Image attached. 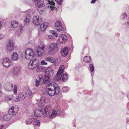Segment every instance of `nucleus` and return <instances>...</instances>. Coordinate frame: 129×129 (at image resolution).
<instances>
[{"label": "nucleus", "mask_w": 129, "mask_h": 129, "mask_svg": "<svg viewBox=\"0 0 129 129\" xmlns=\"http://www.w3.org/2000/svg\"><path fill=\"white\" fill-rule=\"evenodd\" d=\"M55 29L58 31H60L62 29V26L60 21L59 20L57 21L55 24Z\"/></svg>", "instance_id": "obj_12"}, {"label": "nucleus", "mask_w": 129, "mask_h": 129, "mask_svg": "<svg viewBox=\"0 0 129 129\" xmlns=\"http://www.w3.org/2000/svg\"><path fill=\"white\" fill-rule=\"evenodd\" d=\"M39 49L35 54L34 50L31 48L27 49L25 52V56H41L45 48L44 44L43 41L39 43Z\"/></svg>", "instance_id": "obj_2"}, {"label": "nucleus", "mask_w": 129, "mask_h": 129, "mask_svg": "<svg viewBox=\"0 0 129 129\" xmlns=\"http://www.w3.org/2000/svg\"><path fill=\"white\" fill-rule=\"evenodd\" d=\"M122 15L124 16V17H126L127 15L125 13L122 14Z\"/></svg>", "instance_id": "obj_47"}, {"label": "nucleus", "mask_w": 129, "mask_h": 129, "mask_svg": "<svg viewBox=\"0 0 129 129\" xmlns=\"http://www.w3.org/2000/svg\"><path fill=\"white\" fill-rule=\"evenodd\" d=\"M18 108L17 106L13 105L10 109L9 113L10 115H15L16 114L18 111Z\"/></svg>", "instance_id": "obj_7"}, {"label": "nucleus", "mask_w": 129, "mask_h": 129, "mask_svg": "<svg viewBox=\"0 0 129 129\" xmlns=\"http://www.w3.org/2000/svg\"><path fill=\"white\" fill-rule=\"evenodd\" d=\"M48 38L49 39H51V38H52V37L51 36H49L48 37Z\"/></svg>", "instance_id": "obj_48"}, {"label": "nucleus", "mask_w": 129, "mask_h": 129, "mask_svg": "<svg viewBox=\"0 0 129 129\" xmlns=\"http://www.w3.org/2000/svg\"><path fill=\"white\" fill-rule=\"evenodd\" d=\"M3 64L4 67L7 68L12 65V62L11 59L8 57H6L4 59Z\"/></svg>", "instance_id": "obj_11"}, {"label": "nucleus", "mask_w": 129, "mask_h": 129, "mask_svg": "<svg viewBox=\"0 0 129 129\" xmlns=\"http://www.w3.org/2000/svg\"><path fill=\"white\" fill-rule=\"evenodd\" d=\"M48 25V23L46 22L41 24L40 26L41 31H44Z\"/></svg>", "instance_id": "obj_21"}, {"label": "nucleus", "mask_w": 129, "mask_h": 129, "mask_svg": "<svg viewBox=\"0 0 129 129\" xmlns=\"http://www.w3.org/2000/svg\"><path fill=\"white\" fill-rule=\"evenodd\" d=\"M4 37V35L2 34H0V39H3Z\"/></svg>", "instance_id": "obj_42"}, {"label": "nucleus", "mask_w": 129, "mask_h": 129, "mask_svg": "<svg viewBox=\"0 0 129 129\" xmlns=\"http://www.w3.org/2000/svg\"><path fill=\"white\" fill-rule=\"evenodd\" d=\"M52 109L50 106L48 105L46 106L44 109V116H49L52 112Z\"/></svg>", "instance_id": "obj_9"}, {"label": "nucleus", "mask_w": 129, "mask_h": 129, "mask_svg": "<svg viewBox=\"0 0 129 129\" xmlns=\"http://www.w3.org/2000/svg\"><path fill=\"white\" fill-rule=\"evenodd\" d=\"M60 88L59 87H57L56 88V89L52 90L51 88L48 89L46 92L48 95L51 96H52L54 95H57L59 92L60 91Z\"/></svg>", "instance_id": "obj_5"}, {"label": "nucleus", "mask_w": 129, "mask_h": 129, "mask_svg": "<svg viewBox=\"0 0 129 129\" xmlns=\"http://www.w3.org/2000/svg\"><path fill=\"white\" fill-rule=\"evenodd\" d=\"M90 70L91 72H93L94 71V68L92 64H90L89 65Z\"/></svg>", "instance_id": "obj_35"}, {"label": "nucleus", "mask_w": 129, "mask_h": 129, "mask_svg": "<svg viewBox=\"0 0 129 129\" xmlns=\"http://www.w3.org/2000/svg\"><path fill=\"white\" fill-rule=\"evenodd\" d=\"M69 90V88L67 86H64L63 87L62 90L63 92H67Z\"/></svg>", "instance_id": "obj_30"}, {"label": "nucleus", "mask_w": 129, "mask_h": 129, "mask_svg": "<svg viewBox=\"0 0 129 129\" xmlns=\"http://www.w3.org/2000/svg\"><path fill=\"white\" fill-rule=\"evenodd\" d=\"M68 49L67 47L63 48L61 50V53L62 56H66L68 54Z\"/></svg>", "instance_id": "obj_18"}, {"label": "nucleus", "mask_w": 129, "mask_h": 129, "mask_svg": "<svg viewBox=\"0 0 129 129\" xmlns=\"http://www.w3.org/2000/svg\"><path fill=\"white\" fill-rule=\"evenodd\" d=\"M30 15L29 14H28L26 17V19L24 20V21L26 23H28L29 21Z\"/></svg>", "instance_id": "obj_31"}, {"label": "nucleus", "mask_w": 129, "mask_h": 129, "mask_svg": "<svg viewBox=\"0 0 129 129\" xmlns=\"http://www.w3.org/2000/svg\"><path fill=\"white\" fill-rule=\"evenodd\" d=\"M2 87V85L0 83V88H1Z\"/></svg>", "instance_id": "obj_51"}, {"label": "nucleus", "mask_w": 129, "mask_h": 129, "mask_svg": "<svg viewBox=\"0 0 129 129\" xmlns=\"http://www.w3.org/2000/svg\"><path fill=\"white\" fill-rule=\"evenodd\" d=\"M64 69V67L63 65H61L57 72V76H55L54 78V80L55 81H59L60 79V77H58V75L61 74L63 72Z\"/></svg>", "instance_id": "obj_8"}, {"label": "nucleus", "mask_w": 129, "mask_h": 129, "mask_svg": "<svg viewBox=\"0 0 129 129\" xmlns=\"http://www.w3.org/2000/svg\"><path fill=\"white\" fill-rule=\"evenodd\" d=\"M10 118L9 115H5L4 116L3 119L6 121L10 120Z\"/></svg>", "instance_id": "obj_32"}, {"label": "nucleus", "mask_w": 129, "mask_h": 129, "mask_svg": "<svg viewBox=\"0 0 129 129\" xmlns=\"http://www.w3.org/2000/svg\"><path fill=\"white\" fill-rule=\"evenodd\" d=\"M2 95V93L1 91H0V96H1Z\"/></svg>", "instance_id": "obj_50"}, {"label": "nucleus", "mask_w": 129, "mask_h": 129, "mask_svg": "<svg viewBox=\"0 0 129 129\" xmlns=\"http://www.w3.org/2000/svg\"><path fill=\"white\" fill-rule=\"evenodd\" d=\"M85 56L86 57L87 56Z\"/></svg>", "instance_id": "obj_52"}, {"label": "nucleus", "mask_w": 129, "mask_h": 129, "mask_svg": "<svg viewBox=\"0 0 129 129\" xmlns=\"http://www.w3.org/2000/svg\"><path fill=\"white\" fill-rule=\"evenodd\" d=\"M46 3L47 4V6L49 8L52 9L54 6L55 3L54 2H50L48 0V1Z\"/></svg>", "instance_id": "obj_22"}, {"label": "nucleus", "mask_w": 129, "mask_h": 129, "mask_svg": "<svg viewBox=\"0 0 129 129\" xmlns=\"http://www.w3.org/2000/svg\"><path fill=\"white\" fill-rule=\"evenodd\" d=\"M34 122V124L36 125H39L40 124V121L39 120H36L35 119L34 121H33Z\"/></svg>", "instance_id": "obj_34"}, {"label": "nucleus", "mask_w": 129, "mask_h": 129, "mask_svg": "<svg viewBox=\"0 0 129 129\" xmlns=\"http://www.w3.org/2000/svg\"><path fill=\"white\" fill-rule=\"evenodd\" d=\"M26 58L30 61L28 65V69L31 70L35 69L39 63V60L35 57H26Z\"/></svg>", "instance_id": "obj_3"}, {"label": "nucleus", "mask_w": 129, "mask_h": 129, "mask_svg": "<svg viewBox=\"0 0 129 129\" xmlns=\"http://www.w3.org/2000/svg\"><path fill=\"white\" fill-rule=\"evenodd\" d=\"M2 24V22L1 21H0V27L1 26Z\"/></svg>", "instance_id": "obj_49"}, {"label": "nucleus", "mask_w": 129, "mask_h": 129, "mask_svg": "<svg viewBox=\"0 0 129 129\" xmlns=\"http://www.w3.org/2000/svg\"><path fill=\"white\" fill-rule=\"evenodd\" d=\"M58 51L57 46L56 44H52L50 45L49 48L48 53L50 54H53Z\"/></svg>", "instance_id": "obj_6"}, {"label": "nucleus", "mask_w": 129, "mask_h": 129, "mask_svg": "<svg viewBox=\"0 0 129 129\" xmlns=\"http://www.w3.org/2000/svg\"><path fill=\"white\" fill-rule=\"evenodd\" d=\"M17 86L16 85H14V88L13 89V91H14V93L15 94H16L17 93Z\"/></svg>", "instance_id": "obj_37"}, {"label": "nucleus", "mask_w": 129, "mask_h": 129, "mask_svg": "<svg viewBox=\"0 0 129 129\" xmlns=\"http://www.w3.org/2000/svg\"><path fill=\"white\" fill-rule=\"evenodd\" d=\"M48 6H50V5H49Z\"/></svg>", "instance_id": "obj_53"}, {"label": "nucleus", "mask_w": 129, "mask_h": 129, "mask_svg": "<svg viewBox=\"0 0 129 129\" xmlns=\"http://www.w3.org/2000/svg\"><path fill=\"white\" fill-rule=\"evenodd\" d=\"M43 114V112L41 110L37 109H35L34 112V114L36 117H40Z\"/></svg>", "instance_id": "obj_19"}, {"label": "nucleus", "mask_w": 129, "mask_h": 129, "mask_svg": "<svg viewBox=\"0 0 129 129\" xmlns=\"http://www.w3.org/2000/svg\"><path fill=\"white\" fill-rule=\"evenodd\" d=\"M42 21L41 17L39 16H34L33 17V22L35 25H39L41 23Z\"/></svg>", "instance_id": "obj_10"}, {"label": "nucleus", "mask_w": 129, "mask_h": 129, "mask_svg": "<svg viewBox=\"0 0 129 129\" xmlns=\"http://www.w3.org/2000/svg\"><path fill=\"white\" fill-rule=\"evenodd\" d=\"M96 1V0H92L91 2V3H94Z\"/></svg>", "instance_id": "obj_44"}, {"label": "nucleus", "mask_w": 129, "mask_h": 129, "mask_svg": "<svg viewBox=\"0 0 129 129\" xmlns=\"http://www.w3.org/2000/svg\"><path fill=\"white\" fill-rule=\"evenodd\" d=\"M55 1L57 3V4L60 5L61 3L62 0H55Z\"/></svg>", "instance_id": "obj_38"}, {"label": "nucleus", "mask_w": 129, "mask_h": 129, "mask_svg": "<svg viewBox=\"0 0 129 129\" xmlns=\"http://www.w3.org/2000/svg\"><path fill=\"white\" fill-rule=\"evenodd\" d=\"M26 93L27 96L29 98H30L32 96L33 94L32 92L29 89H28L27 90Z\"/></svg>", "instance_id": "obj_29"}, {"label": "nucleus", "mask_w": 129, "mask_h": 129, "mask_svg": "<svg viewBox=\"0 0 129 129\" xmlns=\"http://www.w3.org/2000/svg\"><path fill=\"white\" fill-rule=\"evenodd\" d=\"M51 33L53 35L55 34V33H56V32H55V31H54V30H51Z\"/></svg>", "instance_id": "obj_43"}, {"label": "nucleus", "mask_w": 129, "mask_h": 129, "mask_svg": "<svg viewBox=\"0 0 129 129\" xmlns=\"http://www.w3.org/2000/svg\"><path fill=\"white\" fill-rule=\"evenodd\" d=\"M27 96L26 93L25 92H22L19 94L18 96V99L17 98L15 100V101H18V100H21L24 99Z\"/></svg>", "instance_id": "obj_14"}, {"label": "nucleus", "mask_w": 129, "mask_h": 129, "mask_svg": "<svg viewBox=\"0 0 129 129\" xmlns=\"http://www.w3.org/2000/svg\"><path fill=\"white\" fill-rule=\"evenodd\" d=\"M54 71L51 67L47 69L45 72V76L44 78H42V75L38 76V78L36 80V86L38 87L40 84L43 83L47 84L50 81V78L53 75Z\"/></svg>", "instance_id": "obj_1"}, {"label": "nucleus", "mask_w": 129, "mask_h": 129, "mask_svg": "<svg viewBox=\"0 0 129 129\" xmlns=\"http://www.w3.org/2000/svg\"><path fill=\"white\" fill-rule=\"evenodd\" d=\"M45 98L43 97L41 98L40 101L38 103V105L39 106L42 107L44 106L45 102Z\"/></svg>", "instance_id": "obj_24"}, {"label": "nucleus", "mask_w": 129, "mask_h": 129, "mask_svg": "<svg viewBox=\"0 0 129 129\" xmlns=\"http://www.w3.org/2000/svg\"><path fill=\"white\" fill-rule=\"evenodd\" d=\"M18 55L16 52H14L12 55V56H18Z\"/></svg>", "instance_id": "obj_41"}, {"label": "nucleus", "mask_w": 129, "mask_h": 129, "mask_svg": "<svg viewBox=\"0 0 129 129\" xmlns=\"http://www.w3.org/2000/svg\"><path fill=\"white\" fill-rule=\"evenodd\" d=\"M41 64L42 65H46L47 64V63L45 62L44 60H42L41 61Z\"/></svg>", "instance_id": "obj_40"}, {"label": "nucleus", "mask_w": 129, "mask_h": 129, "mask_svg": "<svg viewBox=\"0 0 129 129\" xmlns=\"http://www.w3.org/2000/svg\"><path fill=\"white\" fill-rule=\"evenodd\" d=\"M60 111L57 110H55L53 111L51 114L50 116V117H54L56 115H58L60 113Z\"/></svg>", "instance_id": "obj_23"}, {"label": "nucleus", "mask_w": 129, "mask_h": 129, "mask_svg": "<svg viewBox=\"0 0 129 129\" xmlns=\"http://www.w3.org/2000/svg\"><path fill=\"white\" fill-rule=\"evenodd\" d=\"M62 80L64 81L67 80L68 78V75L67 74H62L61 75Z\"/></svg>", "instance_id": "obj_27"}, {"label": "nucleus", "mask_w": 129, "mask_h": 129, "mask_svg": "<svg viewBox=\"0 0 129 129\" xmlns=\"http://www.w3.org/2000/svg\"><path fill=\"white\" fill-rule=\"evenodd\" d=\"M59 39L60 43L62 44H63L67 42V37L65 35L63 34L60 35Z\"/></svg>", "instance_id": "obj_15"}, {"label": "nucleus", "mask_w": 129, "mask_h": 129, "mask_svg": "<svg viewBox=\"0 0 129 129\" xmlns=\"http://www.w3.org/2000/svg\"><path fill=\"white\" fill-rule=\"evenodd\" d=\"M11 25L14 28L17 27L18 26V22L16 21H13L11 22Z\"/></svg>", "instance_id": "obj_28"}, {"label": "nucleus", "mask_w": 129, "mask_h": 129, "mask_svg": "<svg viewBox=\"0 0 129 129\" xmlns=\"http://www.w3.org/2000/svg\"><path fill=\"white\" fill-rule=\"evenodd\" d=\"M4 126V125H1L0 127V129H3Z\"/></svg>", "instance_id": "obj_46"}, {"label": "nucleus", "mask_w": 129, "mask_h": 129, "mask_svg": "<svg viewBox=\"0 0 129 129\" xmlns=\"http://www.w3.org/2000/svg\"><path fill=\"white\" fill-rule=\"evenodd\" d=\"M35 119L34 118H30L26 120V122L28 124H31L32 122L34 121Z\"/></svg>", "instance_id": "obj_33"}, {"label": "nucleus", "mask_w": 129, "mask_h": 129, "mask_svg": "<svg viewBox=\"0 0 129 129\" xmlns=\"http://www.w3.org/2000/svg\"><path fill=\"white\" fill-rule=\"evenodd\" d=\"M46 61H49L52 63L56 62L59 63L60 61L61 60L59 57L54 59L53 57H48L46 59Z\"/></svg>", "instance_id": "obj_13"}, {"label": "nucleus", "mask_w": 129, "mask_h": 129, "mask_svg": "<svg viewBox=\"0 0 129 129\" xmlns=\"http://www.w3.org/2000/svg\"><path fill=\"white\" fill-rule=\"evenodd\" d=\"M22 28H21V30Z\"/></svg>", "instance_id": "obj_54"}, {"label": "nucleus", "mask_w": 129, "mask_h": 129, "mask_svg": "<svg viewBox=\"0 0 129 129\" xmlns=\"http://www.w3.org/2000/svg\"><path fill=\"white\" fill-rule=\"evenodd\" d=\"M47 87L48 89L49 88H51V89H56V88L57 87H59L58 86L57 84H56L55 82H53L49 84H48Z\"/></svg>", "instance_id": "obj_16"}, {"label": "nucleus", "mask_w": 129, "mask_h": 129, "mask_svg": "<svg viewBox=\"0 0 129 129\" xmlns=\"http://www.w3.org/2000/svg\"><path fill=\"white\" fill-rule=\"evenodd\" d=\"M35 7L36 8H42L45 6V3H47L48 0H35Z\"/></svg>", "instance_id": "obj_4"}, {"label": "nucleus", "mask_w": 129, "mask_h": 129, "mask_svg": "<svg viewBox=\"0 0 129 129\" xmlns=\"http://www.w3.org/2000/svg\"><path fill=\"white\" fill-rule=\"evenodd\" d=\"M7 50L9 51H11L14 48L13 43L11 41H9L7 45Z\"/></svg>", "instance_id": "obj_17"}, {"label": "nucleus", "mask_w": 129, "mask_h": 129, "mask_svg": "<svg viewBox=\"0 0 129 129\" xmlns=\"http://www.w3.org/2000/svg\"><path fill=\"white\" fill-rule=\"evenodd\" d=\"M21 69L20 67H17L14 68L13 69V73L15 75H17L19 71Z\"/></svg>", "instance_id": "obj_25"}, {"label": "nucleus", "mask_w": 129, "mask_h": 129, "mask_svg": "<svg viewBox=\"0 0 129 129\" xmlns=\"http://www.w3.org/2000/svg\"><path fill=\"white\" fill-rule=\"evenodd\" d=\"M9 91H11L13 88V85L11 83H9Z\"/></svg>", "instance_id": "obj_36"}, {"label": "nucleus", "mask_w": 129, "mask_h": 129, "mask_svg": "<svg viewBox=\"0 0 129 129\" xmlns=\"http://www.w3.org/2000/svg\"><path fill=\"white\" fill-rule=\"evenodd\" d=\"M35 69L36 72L39 73L42 72L45 69V68L42 66H39L38 64Z\"/></svg>", "instance_id": "obj_20"}, {"label": "nucleus", "mask_w": 129, "mask_h": 129, "mask_svg": "<svg viewBox=\"0 0 129 129\" xmlns=\"http://www.w3.org/2000/svg\"><path fill=\"white\" fill-rule=\"evenodd\" d=\"M53 35L54 36L56 37H57V36H58V34L56 33H55L54 35Z\"/></svg>", "instance_id": "obj_45"}, {"label": "nucleus", "mask_w": 129, "mask_h": 129, "mask_svg": "<svg viewBox=\"0 0 129 129\" xmlns=\"http://www.w3.org/2000/svg\"><path fill=\"white\" fill-rule=\"evenodd\" d=\"M11 59L13 61H16L18 59V57H12Z\"/></svg>", "instance_id": "obj_39"}, {"label": "nucleus", "mask_w": 129, "mask_h": 129, "mask_svg": "<svg viewBox=\"0 0 129 129\" xmlns=\"http://www.w3.org/2000/svg\"><path fill=\"white\" fill-rule=\"evenodd\" d=\"M91 57H84L83 59V61L85 62H89L91 61Z\"/></svg>", "instance_id": "obj_26"}]
</instances>
